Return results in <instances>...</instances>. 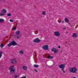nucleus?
Instances as JSON below:
<instances>
[{
    "mask_svg": "<svg viewBox=\"0 0 78 78\" xmlns=\"http://www.w3.org/2000/svg\"><path fill=\"white\" fill-rule=\"evenodd\" d=\"M76 71H77V69L76 68H71L69 69V71L70 72H72L73 73H76Z\"/></svg>",
    "mask_w": 78,
    "mask_h": 78,
    "instance_id": "1",
    "label": "nucleus"
},
{
    "mask_svg": "<svg viewBox=\"0 0 78 78\" xmlns=\"http://www.w3.org/2000/svg\"><path fill=\"white\" fill-rule=\"evenodd\" d=\"M1 12L2 13H0V16H5V14L6 13V10L4 9H3L1 10Z\"/></svg>",
    "mask_w": 78,
    "mask_h": 78,
    "instance_id": "2",
    "label": "nucleus"
},
{
    "mask_svg": "<svg viewBox=\"0 0 78 78\" xmlns=\"http://www.w3.org/2000/svg\"><path fill=\"white\" fill-rule=\"evenodd\" d=\"M59 67L60 69H62L61 70L63 71V73H65V71L64 70V68L66 67V65L65 64H62L60 66H59Z\"/></svg>",
    "mask_w": 78,
    "mask_h": 78,
    "instance_id": "3",
    "label": "nucleus"
},
{
    "mask_svg": "<svg viewBox=\"0 0 78 78\" xmlns=\"http://www.w3.org/2000/svg\"><path fill=\"white\" fill-rule=\"evenodd\" d=\"M9 70H10V73H14L15 72V69H14L13 66L10 67L9 68Z\"/></svg>",
    "mask_w": 78,
    "mask_h": 78,
    "instance_id": "4",
    "label": "nucleus"
},
{
    "mask_svg": "<svg viewBox=\"0 0 78 78\" xmlns=\"http://www.w3.org/2000/svg\"><path fill=\"white\" fill-rule=\"evenodd\" d=\"M51 50L52 51H54L55 53H58V50L57 49L55 48H53Z\"/></svg>",
    "mask_w": 78,
    "mask_h": 78,
    "instance_id": "5",
    "label": "nucleus"
},
{
    "mask_svg": "<svg viewBox=\"0 0 78 78\" xmlns=\"http://www.w3.org/2000/svg\"><path fill=\"white\" fill-rule=\"evenodd\" d=\"M41 41L40 40H39L38 38H37L36 39H35L34 40V42H35L36 43H37V42H41Z\"/></svg>",
    "mask_w": 78,
    "mask_h": 78,
    "instance_id": "6",
    "label": "nucleus"
},
{
    "mask_svg": "<svg viewBox=\"0 0 78 78\" xmlns=\"http://www.w3.org/2000/svg\"><path fill=\"white\" fill-rule=\"evenodd\" d=\"M11 44L12 45H13V46H15V45H17V43L14 41H11Z\"/></svg>",
    "mask_w": 78,
    "mask_h": 78,
    "instance_id": "7",
    "label": "nucleus"
},
{
    "mask_svg": "<svg viewBox=\"0 0 78 78\" xmlns=\"http://www.w3.org/2000/svg\"><path fill=\"white\" fill-rule=\"evenodd\" d=\"M43 48L44 50H48V45H44L43 46Z\"/></svg>",
    "mask_w": 78,
    "mask_h": 78,
    "instance_id": "8",
    "label": "nucleus"
},
{
    "mask_svg": "<svg viewBox=\"0 0 78 78\" xmlns=\"http://www.w3.org/2000/svg\"><path fill=\"white\" fill-rule=\"evenodd\" d=\"M16 62H17V60L15 59H13L11 60V63L12 64H15V63H16Z\"/></svg>",
    "mask_w": 78,
    "mask_h": 78,
    "instance_id": "9",
    "label": "nucleus"
},
{
    "mask_svg": "<svg viewBox=\"0 0 78 78\" xmlns=\"http://www.w3.org/2000/svg\"><path fill=\"white\" fill-rule=\"evenodd\" d=\"M54 34L56 36H60V33L58 31L55 32Z\"/></svg>",
    "mask_w": 78,
    "mask_h": 78,
    "instance_id": "10",
    "label": "nucleus"
},
{
    "mask_svg": "<svg viewBox=\"0 0 78 78\" xmlns=\"http://www.w3.org/2000/svg\"><path fill=\"white\" fill-rule=\"evenodd\" d=\"M64 20L67 23H69V20L68 18H65L64 19Z\"/></svg>",
    "mask_w": 78,
    "mask_h": 78,
    "instance_id": "11",
    "label": "nucleus"
},
{
    "mask_svg": "<svg viewBox=\"0 0 78 78\" xmlns=\"http://www.w3.org/2000/svg\"><path fill=\"white\" fill-rule=\"evenodd\" d=\"M5 21V20L3 19H0V23H3Z\"/></svg>",
    "mask_w": 78,
    "mask_h": 78,
    "instance_id": "12",
    "label": "nucleus"
},
{
    "mask_svg": "<svg viewBox=\"0 0 78 78\" xmlns=\"http://www.w3.org/2000/svg\"><path fill=\"white\" fill-rule=\"evenodd\" d=\"M23 70H26L27 69V67L25 66H23Z\"/></svg>",
    "mask_w": 78,
    "mask_h": 78,
    "instance_id": "13",
    "label": "nucleus"
},
{
    "mask_svg": "<svg viewBox=\"0 0 78 78\" xmlns=\"http://www.w3.org/2000/svg\"><path fill=\"white\" fill-rule=\"evenodd\" d=\"M72 36L73 37H77V35L76 34H73Z\"/></svg>",
    "mask_w": 78,
    "mask_h": 78,
    "instance_id": "14",
    "label": "nucleus"
},
{
    "mask_svg": "<svg viewBox=\"0 0 78 78\" xmlns=\"http://www.w3.org/2000/svg\"><path fill=\"white\" fill-rule=\"evenodd\" d=\"M16 35H19L20 34V31H17L15 33Z\"/></svg>",
    "mask_w": 78,
    "mask_h": 78,
    "instance_id": "15",
    "label": "nucleus"
},
{
    "mask_svg": "<svg viewBox=\"0 0 78 78\" xmlns=\"http://www.w3.org/2000/svg\"><path fill=\"white\" fill-rule=\"evenodd\" d=\"M2 55H3V52H0V58H2Z\"/></svg>",
    "mask_w": 78,
    "mask_h": 78,
    "instance_id": "16",
    "label": "nucleus"
},
{
    "mask_svg": "<svg viewBox=\"0 0 78 78\" xmlns=\"http://www.w3.org/2000/svg\"><path fill=\"white\" fill-rule=\"evenodd\" d=\"M48 58L49 59H53V57L52 56H48Z\"/></svg>",
    "mask_w": 78,
    "mask_h": 78,
    "instance_id": "17",
    "label": "nucleus"
},
{
    "mask_svg": "<svg viewBox=\"0 0 78 78\" xmlns=\"http://www.w3.org/2000/svg\"><path fill=\"white\" fill-rule=\"evenodd\" d=\"M34 67L37 68V67H38V65H34Z\"/></svg>",
    "mask_w": 78,
    "mask_h": 78,
    "instance_id": "18",
    "label": "nucleus"
},
{
    "mask_svg": "<svg viewBox=\"0 0 78 78\" xmlns=\"http://www.w3.org/2000/svg\"><path fill=\"white\" fill-rule=\"evenodd\" d=\"M11 45H12V44H11V43H9L8 45V47H11Z\"/></svg>",
    "mask_w": 78,
    "mask_h": 78,
    "instance_id": "19",
    "label": "nucleus"
},
{
    "mask_svg": "<svg viewBox=\"0 0 78 78\" xmlns=\"http://www.w3.org/2000/svg\"><path fill=\"white\" fill-rule=\"evenodd\" d=\"M7 16H11V13L8 14L7 15Z\"/></svg>",
    "mask_w": 78,
    "mask_h": 78,
    "instance_id": "20",
    "label": "nucleus"
},
{
    "mask_svg": "<svg viewBox=\"0 0 78 78\" xmlns=\"http://www.w3.org/2000/svg\"><path fill=\"white\" fill-rule=\"evenodd\" d=\"M3 46H4V45H3V44H1V48H3Z\"/></svg>",
    "mask_w": 78,
    "mask_h": 78,
    "instance_id": "21",
    "label": "nucleus"
},
{
    "mask_svg": "<svg viewBox=\"0 0 78 78\" xmlns=\"http://www.w3.org/2000/svg\"><path fill=\"white\" fill-rule=\"evenodd\" d=\"M20 37V36H18L16 37V38L17 39H19Z\"/></svg>",
    "mask_w": 78,
    "mask_h": 78,
    "instance_id": "22",
    "label": "nucleus"
},
{
    "mask_svg": "<svg viewBox=\"0 0 78 78\" xmlns=\"http://www.w3.org/2000/svg\"><path fill=\"white\" fill-rule=\"evenodd\" d=\"M20 53L21 54H23V51H20Z\"/></svg>",
    "mask_w": 78,
    "mask_h": 78,
    "instance_id": "23",
    "label": "nucleus"
},
{
    "mask_svg": "<svg viewBox=\"0 0 78 78\" xmlns=\"http://www.w3.org/2000/svg\"><path fill=\"white\" fill-rule=\"evenodd\" d=\"M45 12H42V14L43 15H45Z\"/></svg>",
    "mask_w": 78,
    "mask_h": 78,
    "instance_id": "24",
    "label": "nucleus"
},
{
    "mask_svg": "<svg viewBox=\"0 0 78 78\" xmlns=\"http://www.w3.org/2000/svg\"><path fill=\"white\" fill-rule=\"evenodd\" d=\"M10 22H13V20H10Z\"/></svg>",
    "mask_w": 78,
    "mask_h": 78,
    "instance_id": "25",
    "label": "nucleus"
},
{
    "mask_svg": "<svg viewBox=\"0 0 78 78\" xmlns=\"http://www.w3.org/2000/svg\"><path fill=\"white\" fill-rule=\"evenodd\" d=\"M16 30V27L13 28V30Z\"/></svg>",
    "mask_w": 78,
    "mask_h": 78,
    "instance_id": "26",
    "label": "nucleus"
},
{
    "mask_svg": "<svg viewBox=\"0 0 78 78\" xmlns=\"http://www.w3.org/2000/svg\"><path fill=\"white\" fill-rule=\"evenodd\" d=\"M17 77H18V76L16 75L15 76V78H17Z\"/></svg>",
    "mask_w": 78,
    "mask_h": 78,
    "instance_id": "27",
    "label": "nucleus"
},
{
    "mask_svg": "<svg viewBox=\"0 0 78 78\" xmlns=\"http://www.w3.org/2000/svg\"><path fill=\"white\" fill-rule=\"evenodd\" d=\"M34 70H35V72H37V70H36V69H34Z\"/></svg>",
    "mask_w": 78,
    "mask_h": 78,
    "instance_id": "28",
    "label": "nucleus"
},
{
    "mask_svg": "<svg viewBox=\"0 0 78 78\" xmlns=\"http://www.w3.org/2000/svg\"><path fill=\"white\" fill-rule=\"evenodd\" d=\"M27 78V77L26 76L21 77V78Z\"/></svg>",
    "mask_w": 78,
    "mask_h": 78,
    "instance_id": "29",
    "label": "nucleus"
},
{
    "mask_svg": "<svg viewBox=\"0 0 78 78\" xmlns=\"http://www.w3.org/2000/svg\"><path fill=\"white\" fill-rule=\"evenodd\" d=\"M58 48H61V46H60V45H59L58 46Z\"/></svg>",
    "mask_w": 78,
    "mask_h": 78,
    "instance_id": "30",
    "label": "nucleus"
},
{
    "mask_svg": "<svg viewBox=\"0 0 78 78\" xmlns=\"http://www.w3.org/2000/svg\"><path fill=\"white\" fill-rule=\"evenodd\" d=\"M66 28L65 27V28H63V30H66Z\"/></svg>",
    "mask_w": 78,
    "mask_h": 78,
    "instance_id": "31",
    "label": "nucleus"
},
{
    "mask_svg": "<svg viewBox=\"0 0 78 78\" xmlns=\"http://www.w3.org/2000/svg\"><path fill=\"white\" fill-rule=\"evenodd\" d=\"M68 24H69V25H70V26L71 25H70V23H69L68 22Z\"/></svg>",
    "mask_w": 78,
    "mask_h": 78,
    "instance_id": "32",
    "label": "nucleus"
},
{
    "mask_svg": "<svg viewBox=\"0 0 78 78\" xmlns=\"http://www.w3.org/2000/svg\"><path fill=\"white\" fill-rule=\"evenodd\" d=\"M14 36V35H12V36Z\"/></svg>",
    "mask_w": 78,
    "mask_h": 78,
    "instance_id": "33",
    "label": "nucleus"
},
{
    "mask_svg": "<svg viewBox=\"0 0 78 78\" xmlns=\"http://www.w3.org/2000/svg\"><path fill=\"white\" fill-rule=\"evenodd\" d=\"M64 22L63 21H62V23H64Z\"/></svg>",
    "mask_w": 78,
    "mask_h": 78,
    "instance_id": "34",
    "label": "nucleus"
},
{
    "mask_svg": "<svg viewBox=\"0 0 78 78\" xmlns=\"http://www.w3.org/2000/svg\"><path fill=\"white\" fill-rule=\"evenodd\" d=\"M20 1H22V0H19Z\"/></svg>",
    "mask_w": 78,
    "mask_h": 78,
    "instance_id": "35",
    "label": "nucleus"
},
{
    "mask_svg": "<svg viewBox=\"0 0 78 78\" xmlns=\"http://www.w3.org/2000/svg\"><path fill=\"white\" fill-rule=\"evenodd\" d=\"M66 43H67V41L66 42Z\"/></svg>",
    "mask_w": 78,
    "mask_h": 78,
    "instance_id": "36",
    "label": "nucleus"
},
{
    "mask_svg": "<svg viewBox=\"0 0 78 78\" xmlns=\"http://www.w3.org/2000/svg\"><path fill=\"white\" fill-rule=\"evenodd\" d=\"M14 36H16V35H14Z\"/></svg>",
    "mask_w": 78,
    "mask_h": 78,
    "instance_id": "37",
    "label": "nucleus"
},
{
    "mask_svg": "<svg viewBox=\"0 0 78 78\" xmlns=\"http://www.w3.org/2000/svg\"><path fill=\"white\" fill-rule=\"evenodd\" d=\"M0 1H2V0H0Z\"/></svg>",
    "mask_w": 78,
    "mask_h": 78,
    "instance_id": "38",
    "label": "nucleus"
},
{
    "mask_svg": "<svg viewBox=\"0 0 78 78\" xmlns=\"http://www.w3.org/2000/svg\"><path fill=\"white\" fill-rule=\"evenodd\" d=\"M60 22L61 23V22H61V21H60Z\"/></svg>",
    "mask_w": 78,
    "mask_h": 78,
    "instance_id": "39",
    "label": "nucleus"
},
{
    "mask_svg": "<svg viewBox=\"0 0 78 78\" xmlns=\"http://www.w3.org/2000/svg\"><path fill=\"white\" fill-rule=\"evenodd\" d=\"M4 31H5V30H4Z\"/></svg>",
    "mask_w": 78,
    "mask_h": 78,
    "instance_id": "40",
    "label": "nucleus"
},
{
    "mask_svg": "<svg viewBox=\"0 0 78 78\" xmlns=\"http://www.w3.org/2000/svg\"><path fill=\"white\" fill-rule=\"evenodd\" d=\"M59 23H60V22H59Z\"/></svg>",
    "mask_w": 78,
    "mask_h": 78,
    "instance_id": "41",
    "label": "nucleus"
}]
</instances>
